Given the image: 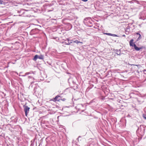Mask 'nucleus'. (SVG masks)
I'll return each mask as SVG.
<instances>
[{
	"instance_id": "11",
	"label": "nucleus",
	"mask_w": 146,
	"mask_h": 146,
	"mask_svg": "<svg viewBox=\"0 0 146 146\" xmlns=\"http://www.w3.org/2000/svg\"><path fill=\"white\" fill-rule=\"evenodd\" d=\"M72 43V42H68V43H66V44H67V45H70V44L71 43Z\"/></svg>"
},
{
	"instance_id": "16",
	"label": "nucleus",
	"mask_w": 146,
	"mask_h": 146,
	"mask_svg": "<svg viewBox=\"0 0 146 146\" xmlns=\"http://www.w3.org/2000/svg\"><path fill=\"white\" fill-rule=\"evenodd\" d=\"M143 118L146 119V116H143Z\"/></svg>"
},
{
	"instance_id": "10",
	"label": "nucleus",
	"mask_w": 146,
	"mask_h": 146,
	"mask_svg": "<svg viewBox=\"0 0 146 146\" xmlns=\"http://www.w3.org/2000/svg\"><path fill=\"white\" fill-rule=\"evenodd\" d=\"M111 36H118L117 35L115 34H111Z\"/></svg>"
},
{
	"instance_id": "5",
	"label": "nucleus",
	"mask_w": 146,
	"mask_h": 146,
	"mask_svg": "<svg viewBox=\"0 0 146 146\" xmlns=\"http://www.w3.org/2000/svg\"><path fill=\"white\" fill-rule=\"evenodd\" d=\"M38 55H36L35 56H34V58H33V60L34 61H36L37 60V59L38 58Z\"/></svg>"
},
{
	"instance_id": "7",
	"label": "nucleus",
	"mask_w": 146,
	"mask_h": 146,
	"mask_svg": "<svg viewBox=\"0 0 146 146\" xmlns=\"http://www.w3.org/2000/svg\"><path fill=\"white\" fill-rule=\"evenodd\" d=\"M38 58L40 59H44V56L43 55H41L40 56H38Z\"/></svg>"
},
{
	"instance_id": "6",
	"label": "nucleus",
	"mask_w": 146,
	"mask_h": 146,
	"mask_svg": "<svg viewBox=\"0 0 146 146\" xmlns=\"http://www.w3.org/2000/svg\"><path fill=\"white\" fill-rule=\"evenodd\" d=\"M136 34L139 36V37L137 38V41H138L141 39V35L139 33H136Z\"/></svg>"
},
{
	"instance_id": "8",
	"label": "nucleus",
	"mask_w": 146,
	"mask_h": 146,
	"mask_svg": "<svg viewBox=\"0 0 146 146\" xmlns=\"http://www.w3.org/2000/svg\"><path fill=\"white\" fill-rule=\"evenodd\" d=\"M73 42H74L76 43L77 44L80 43V42L78 41L77 40H76L75 41H73Z\"/></svg>"
},
{
	"instance_id": "18",
	"label": "nucleus",
	"mask_w": 146,
	"mask_h": 146,
	"mask_svg": "<svg viewBox=\"0 0 146 146\" xmlns=\"http://www.w3.org/2000/svg\"><path fill=\"white\" fill-rule=\"evenodd\" d=\"M67 40H68V41H69V40L68 39H67Z\"/></svg>"
},
{
	"instance_id": "12",
	"label": "nucleus",
	"mask_w": 146,
	"mask_h": 146,
	"mask_svg": "<svg viewBox=\"0 0 146 146\" xmlns=\"http://www.w3.org/2000/svg\"><path fill=\"white\" fill-rule=\"evenodd\" d=\"M3 1L1 0H0V4H3Z\"/></svg>"
},
{
	"instance_id": "19",
	"label": "nucleus",
	"mask_w": 146,
	"mask_h": 146,
	"mask_svg": "<svg viewBox=\"0 0 146 146\" xmlns=\"http://www.w3.org/2000/svg\"><path fill=\"white\" fill-rule=\"evenodd\" d=\"M123 36H125V35H123Z\"/></svg>"
},
{
	"instance_id": "20",
	"label": "nucleus",
	"mask_w": 146,
	"mask_h": 146,
	"mask_svg": "<svg viewBox=\"0 0 146 146\" xmlns=\"http://www.w3.org/2000/svg\"><path fill=\"white\" fill-rule=\"evenodd\" d=\"M80 43H82V42H80Z\"/></svg>"
},
{
	"instance_id": "13",
	"label": "nucleus",
	"mask_w": 146,
	"mask_h": 146,
	"mask_svg": "<svg viewBox=\"0 0 146 146\" xmlns=\"http://www.w3.org/2000/svg\"><path fill=\"white\" fill-rule=\"evenodd\" d=\"M29 72H27L25 73V75H27L30 74Z\"/></svg>"
},
{
	"instance_id": "2",
	"label": "nucleus",
	"mask_w": 146,
	"mask_h": 146,
	"mask_svg": "<svg viewBox=\"0 0 146 146\" xmlns=\"http://www.w3.org/2000/svg\"><path fill=\"white\" fill-rule=\"evenodd\" d=\"M134 44H135L133 43V39H131L129 42V44L130 46H134Z\"/></svg>"
},
{
	"instance_id": "15",
	"label": "nucleus",
	"mask_w": 146,
	"mask_h": 146,
	"mask_svg": "<svg viewBox=\"0 0 146 146\" xmlns=\"http://www.w3.org/2000/svg\"><path fill=\"white\" fill-rule=\"evenodd\" d=\"M81 0L82 1H84V2H86V1H87L88 0Z\"/></svg>"
},
{
	"instance_id": "9",
	"label": "nucleus",
	"mask_w": 146,
	"mask_h": 146,
	"mask_svg": "<svg viewBox=\"0 0 146 146\" xmlns=\"http://www.w3.org/2000/svg\"><path fill=\"white\" fill-rule=\"evenodd\" d=\"M104 34H105L106 35L111 36V34L110 33H104Z\"/></svg>"
},
{
	"instance_id": "4",
	"label": "nucleus",
	"mask_w": 146,
	"mask_h": 146,
	"mask_svg": "<svg viewBox=\"0 0 146 146\" xmlns=\"http://www.w3.org/2000/svg\"><path fill=\"white\" fill-rule=\"evenodd\" d=\"M60 97V96L59 95H57L54 98L55 101H59L60 100V99H59L58 98Z\"/></svg>"
},
{
	"instance_id": "14",
	"label": "nucleus",
	"mask_w": 146,
	"mask_h": 146,
	"mask_svg": "<svg viewBox=\"0 0 146 146\" xmlns=\"http://www.w3.org/2000/svg\"><path fill=\"white\" fill-rule=\"evenodd\" d=\"M116 54H117V55H120V52H119V53H116Z\"/></svg>"
},
{
	"instance_id": "17",
	"label": "nucleus",
	"mask_w": 146,
	"mask_h": 146,
	"mask_svg": "<svg viewBox=\"0 0 146 146\" xmlns=\"http://www.w3.org/2000/svg\"><path fill=\"white\" fill-rule=\"evenodd\" d=\"M31 78V77L30 76H29V78Z\"/></svg>"
},
{
	"instance_id": "3",
	"label": "nucleus",
	"mask_w": 146,
	"mask_h": 146,
	"mask_svg": "<svg viewBox=\"0 0 146 146\" xmlns=\"http://www.w3.org/2000/svg\"><path fill=\"white\" fill-rule=\"evenodd\" d=\"M134 47L135 50L137 51L139 50H140L142 49L141 48H138L137 47L135 44H134Z\"/></svg>"
},
{
	"instance_id": "1",
	"label": "nucleus",
	"mask_w": 146,
	"mask_h": 146,
	"mask_svg": "<svg viewBox=\"0 0 146 146\" xmlns=\"http://www.w3.org/2000/svg\"><path fill=\"white\" fill-rule=\"evenodd\" d=\"M30 108L29 107L27 106L24 107V111L25 112V115L27 116V114L29 113V111Z\"/></svg>"
}]
</instances>
